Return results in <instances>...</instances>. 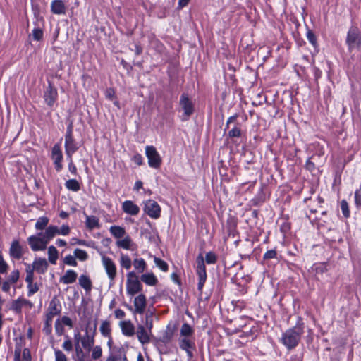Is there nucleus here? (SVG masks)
<instances>
[{"mask_svg":"<svg viewBox=\"0 0 361 361\" xmlns=\"http://www.w3.org/2000/svg\"><path fill=\"white\" fill-rule=\"evenodd\" d=\"M71 232L68 225H62L59 228L54 225L48 226L44 232H40L37 235H32L27 238L28 244L32 250H44L47 244L56 235H68Z\"/></svg>","mask_w":361,"mask_h":361,"instance_id":"1","label":"nucleus"},{"mask_svg":"<svg viewBox=\"0 0 361 361\" xmlns=\"http://www.w3.org/2000/svg\"><path fill=\"white\" fill-rule=\"evenodd\" d=\"M305 324L301 317H298L295 325L285 331L280 338V342L288 350L295 348L304 334Z\"/></svg>","mask_w":361,"mask_h":361,"instance_id":"2","label":"nucleus"},{"mask_svg":"<svg viewBox=\"0 0 361 361\" xmlns=\"http://www.w3.org/2000/svg\"><path fill=\"white\" fill-rule=\"evenodd\" d=\"M345 43L350 51L361 47V28L352 25L347 33Z\"/></svg>","mask_w":361,"mask_h":361,"instance_id":"3","label":"nucleus"},{"mask_svg":"<svg viewBox=\"0 0 361 361\" xmlns=\"http://www.w3.org/2000/svg\"><path fill=\"white\" fill-rule=\"evenodd\" d=\"M179 106L180 110L183 111L181 119L183 121L188 120L195 111L194 99L188 93L184 92L180 97Z\"/></svg>","mask_w":361,"mask_h":361,"instance_id":"4","label":"nucleus"},{"mask_svg":"<svg viewBox=\"0 0 361 361\" xmlns=\"http://www.w3.org/2000/svg\"><path fill=\"white\" fill-rule=\"evenodd\" d=\"M101 260L102 264L109 280V283L111 286L114 283L117 275L116 264L111 258L104 255L103 253L101 254Z\"/></svg>","mask_w":361,"mask_h":361,"instance_id":"5","label":"nucleus"},{"mask_svg":"<svg viewBox=\"0 0 361 361\" xmlns=\"http://www.w3.org/2000/svg\"><path fill=\"white\" fill-rule=\"evenodd\" d=\"M196 273L198 276L197 289L202 293L207 277L204 259L202 254H200L196 258Z\"/></svg>","mask_w":361,"mask_h":361,"instance_id":"6","label":"nucleus"},{"mask_svg":"<svg viewBox=\"0 0 361 361\" xmlns=\"http://www.w3.org/2000/svg\"><path fill=\"white\" fill-rule=\"evenodd\" d=\"M79 143L73 136L72 127L69 126L65 135V152L67 157H72L73 154L79 149Z\"/></svg>","mask_w":361,"mask_h":361,"instance_id":"7","label":"nucleus"},{"mask_svg":"<svg viewBox=\"0 0 361 361\" xmlns=\"http://www.w3.org/2000/svg\"><path fill=\"white\" fill-rule=\"evenodd\" d=\"M145 155L148 159V164L151 168L159 169L162 159L157 149L152 145L145 147Z\"/></svg>","mask_w":361,"mask_h":361,"instance_id":"8","label":"nucleus"},{"mask_svg":"<svg viewBox=\"0 0 361 361\" xmlns=\"http://www.w3.org/2000/svg\"><path fill=\"white\" fill-rule=\"evenodd\" d=\"M61 305L56 297H54L49 302V307L46 314V324L50 327L53 318L60 314L61 312Z\"/></svg>","mask_w":361,"mask_h":361,"instance_id":"9","label":"nucleus"},{"mask_svg":"<svg viewBox=\"0 0 361 361\" xmlns=\"http://www.w3.org/2000/svg\"><path fill=\"white\" fill-rule=\"evenodd\" d=\"M142 290V284L135 273L130 271L127 274L126 291L129 295H134Z\"/></svg>","mask_w":361,"mask_h":361,"instance_id":"10","label":"nucleus"},{"mask_svg":"<svg viewBox=\"0 0 361 361\" xmlns=\"http://www.w3.org/2000/svg\"><path fill=\"white\" fill-rule=\"evenodd\" d=\"M51 159L53 161L56 171L60 172L63 169L62 161L63 156L59 144H55L51 148Z\"/></svg>","mask_w":361,"mask_h":361,"instance_id":"11","label":"nucleus"},{"mask_svg":"<svg viewBox=\"0 0 361 361\" xmlns=\"http://www.w3.org/2000/svg\"><path fill=\"white\" fill-rule=\"evenodd\" d=\"M144 212L152 219H157L161 214V207L153 200H148L145 202Z\"/></svg>","mask_w":361,"mask_h":361,"instance_id":"12","label":"nucleus"},{"mask_svg":"<svg viewBox=\"0 0 361 361\" xmlns=\"http://www.w3.org/2000/svg\"><path fill=\"white\" fill-rule=\"evenodd\" d=\"M133 304L135 307L134 310H133L131 307H129V309L132 311L133 314H143L147 306L145 295L144 294H140L136 296L134 299Z\"/></svg>","mask_w":361,"mask_h":361,"instance_id":"13","label":"nucleus"},{"mask_svg":"<svg viewBox=\"0 0 361 361\" xmlns=\"http://www.w3.org/2000/svg\"><path fill=\"white\" fill-rule=\"evenodd\" d=\"M116 245L119 248L130 251H135L137 248V245L133 242L132 238L128 235H126L121 239L117 240Z\"/></svg>","mask_w":361,"mask_h":361,"instance_id":"14","label":"nucleus"},{"mask_svg":"<svg viewBox=\"0 0 361 361\" xmlns=\"http://www.w3.org/2000/svg\"><path fill=\"white\" fill-rule=\"evenodd\" d=\"M14 361H31L30 350L24 348L22 350L20 345H16L14 351Z\"/></svg>","mask_w":361,"mask_h":361,"instance_id":"15","label":"nucleus"},{"mask_svg":"<svg viewBox=\"0 0 361 361\" xmlns=\"http://www.w3.org/2000/svg\"><path fill=\"white\" fill-rule=\"evenodd\" d=\"M137 337L142 344H146L150 341L151 333L145 327L143 324H138L137 329Z\"/></svg>","mask_w":361,"mask_h":361,"instance_id":"16","label":"nucleus"},{"mask_svg":"<svg viewBox=\"0 0 361 361\" xmlns=\"http://www.w3.org/2000/svg\"><path fill=\"white\" fill-rule=\"evenodd\" d=\"M123 211L130 215L136 216L140 212V207L131 200H126L122 204Z\"/></svg>","mask_w":361,"mask_h":361,"instance_id":"17","label":"nucleus"},{"mask_svg":"<svg viewBox=\"0 0 361 361\" xmlns=\"http://www.w3.org/2000/svg\"><path fill=\"white\" fill-rule=\"evenodd\" d=\"M48 262L44 258L35 259L31 265V268L39 274L45 273L48 269Z\"/></svg>","mask_w":361,"mask_h":361,"instance_id":"18","label":"nucleus"},{"mask_svg":"<svg viewBox=\"0 0 361 361\" xmlns=\"http://www.w3.org/2000/svg\"><path fill=\"white\" fill-rule=\"evenodd\" d=\"M50 8L51 11L56 15H64L66 13V6L62 0H53Z\"/></svg>","mask_w":361,"mask_h":361,"instance_id":"19","label":"nucleus"},{"mask_svg":"<svg viewBox=\"0 0 361 361\" xmlns=\"http://www.w3.org/2000/svg\"><path fill=\"white\" fill-rule=\"evenodd\" d=\"M119 326L121 329L122 334L124 336L130 337L135 334V326L131 321H121L119 323Z\"/></svg>","mask_w":361,"mask_h":361,"instance_id":"20","label":"nucleus"},{"mask_svg":"<svg viewBox=\"0 0 361 361\" xmlns=\"http://www.w3.org/2000/svg\"><path fill=\"white\" fill-rule=\"evenodd\" d=\"M10 255L11 257L19 259L23 255V248L18 240H13L10 247Z\"/></svg>","mask_w":361,"mask_h":361,"instance_id":"21","label":"nucleus"},{"mask_svg":"<svg viewBox=\"0 0 361 361\" xmlns=\"http://www.w3.org/2000/svg\"><path fill=\"white\" fill-rule=\"evenodd\" d=\"M77 276L78 274L74 270L69 269L60 278L59 281L64 284H70L76 281Z\"/></svg>","mask_w":361,"mask_h":361,"instance_id":"22","label":"nucleus"},{"mask_svg":"<svg viewBox=\"0 0 361 361\" xmlns=\"http://www.w3.org/2000/svg\"><path fill=\"white\" fill-rule=\"evenodd\" d=\"M179 346L183 350L188 349H195V344L194 338H180Z\"/></svg>","mask_w":361,"mask_h":361,"instance_id":"23","label":"nucleus"},{"mask_svg":"<svg viewBox=\"0 0 361 361\" xmlns=\"http://www.w3.org/2000/svg\"><path fill=\"white\" fill-rule=\"evenodd\" d=\"M111 234L118 240L123 238L126 235L125 229L119 226H112L109 228Z\"/></svg>","mask_w":361,"mask_h":361,"instance_id":"24","label":"nucleus"},{"mask_svg":"<svg viewBox=\"0 0 361 361\" xmlns=\"http://www.w3.org/2000/svg\"><path fill=\"white\" fill-rule=\"evenodd\" d=\"M180 338H194V329L187 323H184L180 330Z\"/></svg>","mask_w":361,"mask_h":361,"instance_id":"25","label":"nucleus"},{"mask_svg":"<svg viewBox=\"0 0 361 361\" xmlns=\"http://www.w3.org/2000/svg\"><path fill=\"white\" fill-rule=\"evenodd\" d=\"M94 342V340L93 336H90L87 332L81 338V344L82 348L89 351L92 348Z\"/></svg>","mask_w":361,"mask_h":361,"instance_id":"26","label":"nucleus"},{"mask_svg":"<svg viewBox=\"0 0 361 361\" xmlns=\"http://www.w3.org/2000/svg\"><path fill=\"white\" fill-rule=\"evenodd\" d=\"M85 224L90 230L99 228V219L95 216H86Z\"/></svg>","mask_w":361,"mask_h":361,"instance_id":"27","label":"nucleus"},{"mask_svg":"<svg viewBox=\"0 0 361 361\" xmlns=\"http://www.w3.org/2000/svg\"><path fill=\"white\" fill-rule=\"evenodd\" d=\"M141 280L149 286H155L157 283V279L153 273H147L141 276Z\"/></svg>","mask_w":361,"mask_h":361,"instance_id":"28","label":"nucleus"},{"mask_svg":"<svg viewBox=\"0 0 361 361\" xmlns=\"http://www.w3.org/2000/svg\"><path fill=\"white\" fill-rule=\"evenodd\" d=\"M120 266L127 270L130 269L132 266V261L130 257L126 255L121 253L119 259Z\"/></svg>","mask_w":361,"mask_h":361,"instance_id":"29","label":"nucleus"},{"mask_svg":"<svg viewBox=\"0 0 361 361\" xmlns=\"http://www.w3.org/2000/svg\"><path fill=\"white\" fill-rule=\"evenodd\" d=\"M59 257V252L56 248L51 245L48 247V258L49 261L52 264H56Z\"/></svg>","mask_w":361,"mask_h":361,"instance_id":"30","label":"nucleus"},{"mask_svg":"<svg viewBox=\"0 0 361 361\" xmlns=\"http://www.w3.org/2000/svg\"><path fill=\"white\" fill-rule=\"evenodd\" d=\"M49 222V219L47 216H41L37 219V221L35 225V228L36 230L42 231L44 229H47L48 227V224Z\"/></svg>","mask_w":361,"mask_h":361,"instance_id":"31","label":"nucleus"},{"mask_svg":"<svg viewBox=\"0 0 361 361\" xmlns=\"http://www.w3.org/2000/svg\"><path fill=\"white\" fill-rule=\"evenodd\" d=\"M44 98L47 105L51 107L57 99V92H44Z\"/></svg>","mask_w":361,"mask_h":361,"instance_id":"32","label":"nucleus"},{"mask_svg":"<svg viewBox=\"0 0 361 361\" xmlns=\"http://www.w3.org/2000/svg\"><path fill=\"white\" fill-rule=\"evenodd\" d=\"M99 330L103 336L111 338V329L109 321H103Z\"/></svg>","mask_w":361,"mask_h":361,"instance_id":"33","label":"nucleus"},{"mask_svg":"<svg viewBox=\"0 0 361 361\" xmlns=\"http://www.w3.org/2000/svg\"><path fill=\"white\" fill-rule=\"evenodd\" d=\"M65 186L68 190L78 192L80 189V185L76 179H69L66 181Z\"/></svg>","mask_w":361,"mask_h":361,"instance_id":"34","label":"nucleus"},{"mask_svg":"<svg viewBox=\"0 0 361 361\" xmlns=\"http://www.w3.org/2000/svg\"><path fill=\"white\" fill-rule=\"evenodd\" d=\"M79 284L86 290H90L92 288V282L90 278L84 274L80 276Z\"/></svg>","mask_w":361,"mask_h":361,"instance_id":"35","label":"nucleus"},{"mask_svg":"<svg viewBox=\"0 0 361 361\" xmlns=\"http://www.w3.org/2000/svg\"><path fill=\"white\" fill-rule=\"evenodd\" d=\"M23 302H28V300L21 298L13 300L11 303V309L16 312H20L23 307Z\"/></svg>","mask_w":361,"mask_h":361,"instance_id":"36","label":"nucleus"},{"mask_svg":"<svg viewBox=\"0 0 361 361\" xmlns=\"http://www.w3.org/2000/svg\"><path fill=\"white\" fill-rule=\"evenodd\" d=\"M44 32L43 30L39 27H35L32 33L29 35L30 37H32L33 40L40 41L43 39Z\"/></svg>","mask_w":361,"mask_h":361,"instance_id":"37","label":"nucleus"},{"mask_svg":"<svg viewBox=\"0 0 361 361\" xmlns=\"http://www.w3.org/2000/svg\"><path fill=\"white\" fill-rule=\"evenodd\" d=\"M134 267L139 271L143 272L147 267L145 261L142 258L135 259L133 261Z\"/></svg>","mask_w":361,"mask_h":361,"instance_id":"38","label":"nucleus"},{"mask_svg":"<svg viewBox=\"0 0 361 361\" xmlns=\"http://www.w3.org/2000/svg\"><path fill=\"white\" fill-rule=\"evenodd\" d=\"M154 262L157 267H159L161 271H167L169 269V266L167 263L162 260L160 258H158L157 257H154Z\"/></svg>","mask_w":361,"mask_h":361,"instance_id":"39","label":"nucleus"},{"mask_svg":"<svg viewBox=\"0 0 361 361\" xmlns=\"http://www.w3.org/2000/svg\"><path fill=\"white\" fill-rule=\"evenodd\" d=\"M74 255L80 261H85L88 258V254L86 251L81 249H75L74 250Z\"/></svg>","mask_w":361,"mask_h":361,"instance_id":"40","label":"nucleus"},{"mask_svg":"<svg viewBox=\"0 0 361 361\" xmlns=\"http://www.w3.org/2000/svg\"><path fill=\"white\" fill-rule=\"evenodd\" d=\"M33 279L34 270L31 268L30 264H27L25 281L27 282V283H32Z\"/></svg>","mask_w":361,"mask_h":361,"instance_id":"41","label":"nucleus"},{"mask_svg":"<svg viewBox=\"0 0 361 361\" xmlns=\"http://www.w3.org/2000/svg\"><path fill=\"white\" fill-rule=\"evenodd\" d=\"M341 209L342 214L345 218H348L350 216V210L347 201L345 200H343L341 202Z\"/></svg>","mask_w":361,"mask_h":361,"instance_id":"42","label":"nucleus"},{"mask_svg":"<svg viewBox=\"0 0 361 361\" xmlns=\"http://www.w3.org/2000/svg\"><path fill=\"white\" fill-rule=\"evenodd\" d=\"M205 261L208 264H214L217 261V257L213 252H209L206 254Z\"/></svg>","mask_w":361,"mask_h":361,"instance_id":"43","label":"nucleus"},{"mask_svg":"<svg viewBox=\"0 0 361 361\" xmlns=\"http://www.w3.org/2000/svg\"><path fill=\"white\" fill-rule=\"evenodd\" d=\"M77 359L76 361H85V354L82 348L78 343L75 344Z\"/></svg>","mask_w":361,"mask_h":361,"instance_id":"44","label":"nucleus"},{"mask_svg":"<svg viewBox=\"0 0 361 361\" xmlns=\"http://www.w3.org/2000/svg\"><path fill=\"white\" fill-rule=\"evenodd\" d=\"M63 262L69 266L76 267L78 263L75 259V255L73 256L71 255H66L63 259Z\"/></svg>","mask_w":361,"mask_h":361,"instance_id":"45","label":"nucleus"},{"mask_svg":"<svg viewBox=\"0 0 361 361\" xmlns=\"http://www.w3.org/2000/svg\"><path fill=\"white\" fill-rule=\"evenodd\" d=\"M152 313H147L145 316V327L151 333L153 326V322L152 319Z\"/></svg>","mask_w":361,"mask_h":361,"instance_id":"46","label":"nucleus"},{"mask_svg":"<svg viewBox=\"0 0 361 361\" xmlns=\"http://www.w3.org/2000/svg\"><path fill=\"white\" fill-rule=\"evenodd\" d=\"M307 39H308L309 42L314 47H317V37L314 34V32L312 30H308L307 32Z\"/></svg>","mask_w":361,"mask_h":361,"instance_id":"47","label":"nucleus"},{"mask_svg":"<svg viewBox=\"0 0 361 361\" xmlns=\"http://www.w3.org/2000/svg\"><path fill=\"white\" fill-rule=\"evenodd\" d=\"M39 290V286L37 283H27V295L30 297L36 293Z\"/></svg>","mask_w":361,"mask_h":361,"instance_id":"48","label":"nucleus"},{"mask_svg":"<svg viewBox=\"0 0 361 361\" xmlns=\"http://www.w3.org/2000/svg\"><path fill=\"white\" fill-rule=\"evenodd\" d=\"M63 348L68 352H70L73 350V343L68 335L65 336V341L62 345Z\"/></svg>","mask_w":361,"mask_h":361,"instance_id":"49","label":"nucleus"},{"mask_svg":"<svg viewBox=\"0 0 361 361\" xmlns=\"http://www.w3.org/2000/svg\"><path fill=\"white\" fill-rule=\"evenodd\" d=\"M18 279H19V271L18 269H15L11 273L7 281L11 282V283H16L18 281Z\"/></svg>","mask_w":361,"mask_h":361,"instance_id":"50","label":"nucleus"},{"mask_svg":"<svg viewBox=\"0 0 361 361\" xmlns=\"http://www.w3.org/2000/svg\"><path fill=\"white\" fill-rule=\"evenodd\" d=\"M55 361H67L66 355L60 350L56 349L54 350Z\"/></svg>","mask_w":361,"mask_h":361,"instance_id":"51","label":"nucleus"},{"mask_svg":"<svg viewBox=\"0 0 361 361\" xmlns=\"http://www.w3.org/2000/svg\"><path fill=\"white\" fill-rule=\"evenodd\" d=\"M102 354V350L100 346L97 345L92 349V357L93 360L99 359Z\"/></svg>","mask_w":361,"mask_h":361,"instance_id":"52","label":"nucleus"},{"mask_svg":"<svg viewBox=\"0 0 361 361\" xmlns=\"http://www.w3.org/2000/svg\"><path fill=\"white\" fill-rule=\"evenodd\" d=\"M173 336V333L171 331H165L161 336L160 341L164 343L169 342Z\"/></svg>","mask_w":361,"mask_h":361,"instance_id":"53","label":"nucleus"},{"mask_svg":"<svg viewBox=\"0 0 361 361\" xmlns=\"http://www.w3.org/2000/svg\"><path fill=\"white\" fill-rule=\"evenodd\" d=\"M240 135H241L240 128L237 126H235L228 132V135L231 137H239L240 136Z\"/></svg>","mask_w":361,"mask_h":361,"instance_id":"54","label":"nucleus"},{"mask_svg":"<svg viewBox=\"0 0 361 361\" xmlns=\"http://www.w3.org/2000/svg\"><path fill=\"white\" fill-rule=\"evenodd\" d=\"M67 159L68 160V170H69V171L72 174L76 175L77 174V168H76L75 165L73 163V158L72 157H67Z\"/></svg>","mask_w":361,"mask_h":361,"instance_id":"55","label":"nucleus"},{"mask_svg":"<svg viewBox=\"0 0 361 361\" xmlns=\"http://www.w3.org/2000/svg\"><path fill=\"white\" fill-rule=\"evenodd\" d=\"M276 251L275 250H270L267 251L264 255V259H274L276 257Z\"/></svg>","mask_w":361,"mask_h":361,"instance_id":"56","label":"nucleus"},{"mask_svg":"<svg viewBox=\"0 0 361 361\" xmlns=\"http://www.w3.org/2000/svg\"><path fill=\"white\" fill-rule=\"evenodd\" d=\"M55 331L57 335L61 336L63 334L64 328L59 323V319H57L55 322Z\"/></svg>","mask_w":361,"mask_h":361,"instance_id":"57","label":"nucleus"},{"mask_svg":"<svg viewBox=\"0 0 361 361\" xmlns=\"http://www.w3.org/2000/svg\"><path fill=\"white\" fill-rule=\"evenodd\" d=\"M132 161H134L137 165L141 166L143 164V158L140 154H135L133 158Z\"/></svg>","mask_w":361,"mask_h":361,"instance_id":"58","label":"nucleus"},{"mask_svg":"<svg viewBox=\"0 0 361 361\" xmlns=\"http://www.w3.org/2000/svg\"><path fill=\"white\" fill-rule=\"evenodd\" d=\"M8 269L6 262L4 260L2 255H0V273H6Z\"/></svg>","mask_w":361,"mask_h":361,"instance_id":"59","label":"nucleus"},{"mask_svg":"<svg viewBox=\"0 0 361 361\" xmlns=\"http://www.w3.org/2000/svg\"><path fill=\"white\" fill-rule=\"evenodd\" d=\"M61 322L66 325L69 326L70 328L73 327L72 320L67 316H63L61 317Z\"/></svg>","mask_w":361,"mask_h":361,"instance_id":"60","label":"nucleus"},{"mask_svg":"<svg viewBox=\"0 0 361 361\" xmlns=\"http://www.w3.org/2000/svg\"><path fill=\"white\" fill-rule=\"evenodd\" d=\"M115 317L116 319H123L126 316L125 312L121 309H117L114 312Z\"/></svg>","mask_w":361,"mask_h":361,"instance_id":"61","label":"nucleus"},{"mask_svg":"<svg viewBox=\"0 0 361 361\" xmlns=\"http://www.w3.org/2000/svg\"><path fill=\"white\" fill-rule=\"evenodd\" d=\"M355 202L357 207L361 206V195L357 190L355 192Z\"/></svg>","mask_w":361,"mask_h":361,"instance_id":"62","label":"nucleus"},{"mask_svg":"<svg viewBox=\"0 0 361 361\" xmlns=\"http://www.w3.org/2000/svg\"><path fill=\"white\" fill-rule=\"evenodd\" d=\"M11 282H9L8 281H6L3 283L2 284V286H1V289L3 291L6 292V293H8L9 290H10V288H11Z\"/></svg>","mask_w":361,"mask_h":361,"instance_id":"63","label":"nucleus"},{"mask_svg":"<svg viewBox=\"0 0 361 361\" xmlns=\"http://www.w3.org/2000/svg\"><path fill=\"white\" fill-rule=\"evenodd\" d=\"M189 1L190 0H179L178 4V8L182 9L183 7L188 5Z\"/></svg>","mask_w":361,"mask_h":361,"instance_id":"64","label":"nucleus"}]
</instances>
